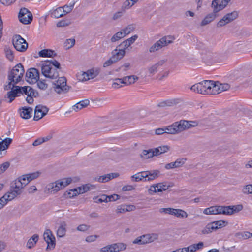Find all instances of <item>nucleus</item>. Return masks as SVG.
<instances>
[{
	"label": "nucleus",
	"instance_id": "603ef678",
	"mask_svg": "<svg viewBox=\"0 0 252 252\" xmlns=\"http://www.w3.org/2000/svg\"><path fill=\"white\" fill-rule=\"evenodd\" d=\"M37 86L41 90H46L48 87V84L45 83V80H39L37 81Z\"/></svg>",
	"mask_w": 252,
	"mask_h": 252
},
{
	"label": "nucleus",
	"instance_id": "a19ab883",
	"mask_svg": "<svg viewBox=\"0 0 252 252\" xmlns=\"http://www.w3.org/2000/svg\"><path fill=\"white\" fill-rule=\"evenodd\" d=\"M204 58L210 63L215 62L217 61V54L208 52L206 54Z\"/></svg>",
	"mask_w": 252,
	"mask_h": 252
},
{
	"label": "nucleus",
	"instance_id": "7ed1b4c3",
	"mask_svg": "<svg viewBox=\"0 0 252 252\" xmlns=\"http://www.w3.org/2000/svg\"><path fill=\"white\" fill-rule=\"evenodd\" d=\"M71 182V178H63L49 183L47 186V188L51 192L56 193L69 185Z\"/></svg>",
	"mask_w": 252,
	"mask_h": 252
},
{
	"label": "nucleus",
	"instance_id": "cd10ccee",
	"mask_svg": "<svg viewBox=\"0 0 252 252\" xmlns=\"http://www.w3.org/2000/svg\"><path fill=\"white\" fill-rule=\"evenodd\" d=\"M146 174V171L138 172L131 176V180L134 182H139L142 180L144 181V180L146 179V176H147Z\"/></svg>",
	"mask_w": 252,
	"mask_h": 252
},
{
	"label": "nucleus",
	"instance_id": "f3484780",
	"mask_svg": "<svg viewBox=\"0 0 252 252\" xmlns=\"http://www.w3.org/2000/svg\"><path fill=\"white\" fill-rule=\"evenodd\" d=\"M200 83L201 85V94H213V91L212 89L214 86V81L210 80H205Z\"/></svg>",
	"mask_w": 252,
	"mask_h": 252
},
{
	"label": "nucleus",
	"instance_id": "473e14b6",
	"mask_svg": "<svg viewBox=\"0 0 252 252\" xmlns=\"http://www.w3.org/2000/svg\"><path fill=\"white\" fill-rule=\"evenodd\" d=\"M66 224L65 221H63L61 223L60 226L57 230V235L58 237H63L66 233Z\"/></svg>",
	"mask_w": 252,
	"mask_h": 252
},
{
	"label": "nucleus",
	"instance_id": "aec40b11",
	"mask_svg": "<svg viewBox=\"0 0 252 252\" xmlns=\"http://www.w3.org/2000/svg\"><path fill=\"white\" fill-rule=\"evenodd\" d=\"M228 4V3L223 0H213L211 7L214 8L215 12H219L223 9Z\"/></svg>",
	"mask_w": 252,
	"mask_h": 252
},
{
	"label": "nucleus",
	"instance_id": "9b49d317",
	"mask_svg": "<svg viewBox=\"0 0 252 252\" xmlns=\"http://www.w3.org/2000/svg\"><path fill=\"white\" fill-rule=\"evenodd\" d=\"M19 21L24 24H30L32 20V13L26 8L20 9L18 15Z\"/></svg>",
	"mask_w": 252,
	"mask_h": 252
},
{
	"label": "nucleus",
	"instance_id": "72a5a7b5",
	"mask_svg": "<svg viewBox=\"0 0 252 252\" xmlns=\"http://www.w3.org/2000/svg\"><path fill=\"white\" fill-rule=\"evenodd\" d=\"M99 69H90L87 72H84V75L89 76V79H90L95 78L99 74Z\"/></svg>",
	"mask_w": 252,
	"mask_h": 252
},
{
	"label": "nucleus",
	"instance_id": "423d86ee",
	"mask_svg": "<svg viewBox=\"0 0 252 252\" xmlns=\"http://www.w3.org/2000/svg\"><path fill=\"white\" fill-rule=\"evenodd\" d=\"M58 69L53 68L50 65H47V63H43L41 67L42 74L46 78L51 79L57 78L59 76Z\"/></svg>",
	"mask_w": 252,
	"mask_h": 252
},
{
	"label": "nucleus",
	"instance_id": "6ab92c4d",
	"mask_svg": "<svg viewBox=\"0 0 252 252\" xmlns=\"http://www.w3.org/2000/svg\"><path fill=\"white\" fill-rule=\"evenodd\" d=\"M230 88L229 84L227 83L221 84L219 82H214L213 86V94H218L221 92L228 90Z\"/></svg>",
	"mask_w": 252,
	"mask_h": 252
},
{
	"label": "nucleus",
	"instance_id": "39448f33",
	"mask_svg": "<svg viewBox=\"0 0 252 252\" xmlns=\"http://www.w3.org/2000/svg\"><path fill=\"white\" fill-rule=\"evenodd\" d=\"M174 40V38L173 36H164L153 44L150 48L149 52L150 53L155 52L172 43Z\"/></svg>",
	"mask_w": 252,
	"mask_h": 252
},
{
	"label": "nucleus",
	"instance_id": "e433bc0d",
	"mask_svg": "<svg viewBox=\"0 0 252 252\" xmlns=\"http://www.w3.org/2000/svg\"><path fill=\"white\" fill-rule=\"evenodd\" d=\"M12 139L10 138H6L5 139L0 142V147L2 148V150H5L7 149L12 143Z\"/></svg>",
	"mask_w": 252,
	"mask_h": 252
},
{
	"label": "nucleus",
	"instance_id": "4468645a",
	"mask_svg": "<svg viewBox=\"0 0 252 252\" xmlns=\"http://www.w3.org/2000/svg\"><path fill=\"white\" fill-rule=\"evenodd\" d=\"M43 236L44 240L48 244L46 250L53 249L56 245L55 238L51 231L49 229L46 230L44 233Z\"/></svg>",
	"mask_w": 252,
	"mask_h": 252
},
{
	"label": "nucleus",
	"instance_id": "f704fd0d",
	"mask_svg": "<svg viewBox=\"0 0 252 252\" xmlns=\"http://www.w3.org/2000/svg\"><path fill=\"white\" fill-rule=\"evenodd\" d=\"M142 158L144 159H148L154 157L153 149H150L148 150H144L142 152L140 155Z\"/></svg>",
	"mask_w": 252,
	"mask_h": 252
},
{
	"label": "nucleus",
	"instance_id": "5701e85b",
	"mask_svg": "<svg viewBox=\"0 0 252 252\" xmlns=\"http://www.w3.org/2000/svg\"><path fill=\"white\" fill-rule=\"evenodd\" d=\"M119 176L118 173H112L99 176L96 180L100 183H105Z\"/></svg>",
	"mask_w": 252,
	"mask_h": 252
},
{
	"label": "nucleus",
	"instance_id": "13d9d810",
	"mask_svg": "<svg viewBox=\"0 0 252 252\" xmlns=\"http://www.w3.org/2000/svg\"><path fill=\"white\" fill-rule=\"evenodd\" d=\"M130 45L128 44L126 40L122 42L121 44H120L118 46L117 48H119L120 50H123L125 51L126 49L128 48Z\"/></svg>",
	"mask_w": 252,
	"mask_h": 252
},
{
	"label": "nucleus",
	"instance_id": "f03ea898",
	"mask_svg": "<svg viewBox=\"0 0 252 252\" xmlns=\"http://www.w3.org/2000/svg\"><path fill=\"white\" fill-rule=\"evenodd\" d=\"M24 72L23 66L21 63H19L8 73V80H11L14 84H17L21 80Z\"/></svg>",
	"mask_w": 252,
	"mask_h": 252
},
{
	"label": "nucleus",
	"instance_id": "de8ad7c7",
	"mask_svg": "<svg viewBox=\"0 0 252 252\" xmlns=\"http://www.w3.org/2000/svg\"><path fill=\"white\" fill-rule=\"evenodd\" d=\"M44 63H47V65H50L52 67L54 66V68H56L58 69H61V65L60 63L56 60H48L46 61Z\"/></svg>",
	"mask_w": 252,
	"mask_h": 252
},
{
	"label": "nucleus",
	"instance_id": "37998d69",
	"mask_svg": "<svg viewBox=\"0 0 252 252\" xmlns=\"http://www.w3.org/2000/svg\"><path fill=\"white\" fill-rule=\"evenodd\" d=\"M89 189H90V187L89 186V185H85L84 186H83L79 188V192H78L77 189H74L73 190H72L71 191H72L73 192H74L75 195H76L77 193H78V194L83 193H85V192L88 191V190H89Z\"/></svg>",
	"mask_w": 252,
	"mask_h": 252
},
{
	"label": "nucleus",
	"instance_id": "b1692460",
	"mask_svg": "<svg viewBox=\"0 0 252 252\" xmlns=\"http://www.w3.org/2000/svg\"><path fill=\"white\" fill-rule=\"evenodd\" d=\"M167 62V59H163L159 61L158 63L148 67V70L150 75H153L158 71V68L162 66Z\"/></svg>",
	"mask_w": 252,
	"mask_h": 252
},
{
	"label": "nucleus",
	"instance_id": "6e6552de",
	"mask_svg": "<svg viewBox=\"0 0 252 252\" xmlns=\"http://www.w3.org/2000/svg\"><path fill=\"white\" fill-rule=\"evenodd\" d=\"M54 90L58 94L66 93L68 92L70 87L66 85V79L64 77L59 78L54 83Z\"/></svg>",
	"mask_w": 252,
	"mask_h": 252
},
{
	"label": "nucleus",
	"instance_id": "338daca9",
	"mask_svg": "<svg viewBox=\"0 0 252 252\" xmlns=\"http://www.w3.org/2000/svg\"><path fill=\"white\" fill-rule=\"evenodd\" d=\"M127 78V82L128 85L134 83L136 80L138 79V77L135 75L129 76Z\"/></svg>",
	"mask_w": 252,
	"mask_h": 252
},
{
	"label": "nucleus",
	"instance_id": "0e129e2a",
	"mask_svg": "<svg viewBox=\"0 0 252 252\" xmlns=\"http://www.w3.org/2000/svg\"><path fill=\"white\" fill-rule=\"evenodd\" d=\"M116 62H117L115 61V60L113 59V58L111 57L109 60L105 62V63H103V67H108L112 64L113 63H115Z\"/></svg>",
	"mask_w": 252,
	"mask_h": 252
},
{
	"label": "nucleus",
	"instance_id": "c03bdc74",
	"mask_svg": "<svg viewBox=\"0 0 252 252\" xmlns=\"http://www.w3.org/2000/svg\"><path fill=\"white\" fill-rule=\"evenodd\" d=\"M135 28L134 25L130 24L128 25L126 27H125L123 29L121 30L123 34H125V36L128 35L131 32L133 31Z\"/></svg>",
	"mask_w": 252,
	"mask_h": 252
},
{
	"label": "nucleus",
	"instance_id": "f8f14e48",
	"mask_svg": "<svg viewBox=\"0 0 252 252\" xmlns=\"http://www.w3.org/2000/svg\"><path fill=\"white\" fill-rule=\"evenodd\" d=\"M160 213L171 214L180 218H187L188 214L187 212L181 209H173L171 208H161L160 209Z\"/></svg>",
	"mask_w": 252,
	"mask_h": 252
},
{
	"label": "nucleus",
	"instance_id": "69168bd1",
	"mask_svg": "<svg viewBox=\"0 0 252 252\" xmlns=\"http://www.w3.org/2000/svg\"><path fill=\"white\" fill-rule=\"evenodd\" d=\"M39 172H34L31 174H27L29 179V181H31L37 178L39 176Z\"/></svg>",
	"mask_w": 252,
	"mask_h": 252
},
{
	"label": "nucleus",
	"instance_id": "393cba45",
	"mask_svg": "<svg viewBox=\"0 0 252 252\" xmlns=\"http://www.w3.org/2000/svg\"><path fill=\"white\" fill-rule=\"evenodd\" d=\"M20 92V86H15V89H12L7 93V98L9 99V103L12 102L15 98L19 96L18 94Z\"/></svg>",
	"mask_w": 252,
	"mask_h": 252
},
{
	"label": "nucleus",
	"instance_id": "412c9836",
	"mask_svg": "<svg viewBox=\"0 0 252 252\" xmlns=\"http://www.w3.org/2000/svg\"><path fill=\"white\" fill-rule=\"evenodd\" d=\"M32 109L30 107H24L19 109V112L21 118L24 119H30L32 117Z\"/></svg>",
	"mask_w": 252,
	"mask_h": 252
},
{
	"label": "nucleus",
	"instance_id": "c9c22d12",
	"mask_svg": "<svg viewBox=\"0 0 252 252\" xmlns=\"http://www.w3.org/2000/svg\"><path fill=\"white\" fill-rule=\"evenodd\" d=\"M114 249V252H119L126 249L127 245L123 243H118L113 244Z\"/></svg>",
	"mask_w": 252,
	"mask_h": 252
},
{
	"label": "nucleus",
	"instance_id": "bf43d9fd",
	"mask_svg": "<svg viewBox=\"0 0 252 252\" xmlns=\"http://www.w3.org/2000/svg\"><path fill=\"white\" fill-rule=\"evenodd\" d=\"M227 223L228 222L224 220H216V224L218 229L225 226Z\"/></svg>",
	"mask_w": 252,
	"mask_h": 252
},
{
	"label": "nucleus",
	"instance_id": "ddd939ff",
	"mask_svg": "<svg viewBox=\"0 0 252 252\" xmlns=\"http://www.w3.org/2000/svg\"><path fill=\"white\" fill-rule=\"evenodd\" d=\"M26 80L30 83L37 82L39 79V72L35 68H31L26 73Z\"/></svg>",
	"mask_w": 252,
	"mask_h": 252
},
{
	"label": "nucleus",
	"instance_id": "052dcab7",
	"mask_svg": "<svg viewBox=\"0 0 252 252\" xmlns=\"http://www.w3.org/2000/svg\"><path fill=\"white\" fill-rule=\"evenodd\" d=\"M243 192L245 194H252V185H248L243 189Z\"/></svg>",
	"mask_w": 252,
	"mask_h": 252
},
{
	"label": "nucleus",
	"instance_id": "e2e57ef3",
	"mask_svg": "<svg viewBox=\"0 0 252 252\" xmlns=\"http://www.w3.org/2000/svg\"><path fill=\"white\" fill-rule=\"evenodd\" d=\"M8 81L9 82L8 83L4 86V89L5 90H9L10 89L12 90L13 89V88H15V86H14V85L15 84H14L11 80H8Z\"/></svg>",
	"mask_w": 252,
	"mask_h": 252
},
{
	"label": "nucleus",
	"instance_id": "774afa93",
	"mask_svg": "<svg viewBox=\"0 0 252 252\" xmlns=\"http://www.w3.org/2000/svg\"><path fill=\"white\" fill-rule=\"evenodd\" d=\"M70 22L68 21L61 20L57 23V26L58 27H63L69 25Z\"/></svg>",
	"mask_w": 252,
	"mask_h": 252
},
{
	"label": "nucleus",
	"instance_id": "7c9ffc66",
	"mask_svg": "<svg viewBox=\"0 0 252 252\" xmlns=\"http://www.w3.org/2000/svg\"><path fill=\"white\" fill-rule=\"evenodd\" d=\"M203 213L206 215L219 214V205L211 206L203 210Z\"/></svg>",
	"mask_w": 252,
	"mask_h": 252
},
{
	"label": "nucleus",
	"instance_id": "58836bf2",
	"mask_svg": "<svg viewBox=\"0 0 252 252\" xmlns=\"http://www.w3.org/2000/svg\"><path fill=\"white\" fill-rule=\"evenodd\" d=\"M218 226L216 224V221L208 224L203 232L206 233L211 232L212 231L218 229Z\"/></svg>",
	"mask_w": 252,
	"mask_h": 252
},
{
	"label": "nucleus",
	"instance_id": "4c0bfd02",
	"mask_svg": "<svg viewBox=\"0 0 252 252\" xmlns=\"http://www.w3.org/2000/svg\"><path fill=\"white\" fill-rule=\"evenodd\" d=\"M62 7H58L52 13V16L55 18H60L64 15Z\"/></svg>",
	"mask_w": 252,
	"mask_h": 252
},
{
	"label": "nucleus",
	"instance_id": "9d476101",
	"mask_svg": "<svg viewBox=\"0 0 252 252\" xmlns=\"http://www.w3.org/2000/svg\"><path fill=\"white\" fill-rule=\"evenodd\" d=\"M238 17V12L234 11L231 13L226 14L217 24V27H221L230 23Z\"/></svg>",
	"mask_w": 252,
	"mask_h": 252
},
{
	"label": "nucleus",
	"instance_id": "c756f323",
	"mask_svg": "<svg viewBox=\"0 0 252 252\" xmlns=\"http://www.w3.org/2000/svg\"><path fill=\"white\" fill-rule=\"evenodd\" d=\"M90 101L88 99H85L81 100L77 103H76L73 106V109L75 111H78L79 110H81L83 108H85L89 105Z\"/></svg>",
	"mask_w": 252,
	"mask_h": 252
},
{
	"label": "nucleus",
	"instance_id": "5fc2aeb1",
	"mask_svg": "<svg viewBox=\"0 0 252 252\" xmlns=\"http://www.w3.org/2000/svg\"><path fill=\"white\" fill-rule=\"evenodd\" d=\"M190 89L193 92L201 94V85H200V83H196L192 85Z\"/></svg>",
	"mask_w": 252,
	"mask_h": 252
},
{
	"label": "nucleus",
	"instance_id": "3c124183",
	"mask_svg": "<svg viewBox=\"0 0 252 252\" xmlns=\"http://www.w3.org/2000/svg\"><path fill=\"white\" fill-rule=\"evenodd\" d=\"M4 51L7 59L10 61H12L14 59L13 52L8 48H5Z\"/></svg>",
	"mask_w": 252,
	"mask_h": 252
},
{
	"label": "nucleus",
	"instance_id": "a211bd4d",
	"mask_svg": "<svg viewBox=\"0 0 252 252\" xmlns=\"http://www.w3.org/2000/svg\"><path fill=\"white\" fill-rule=\"evenodd\" d=\"M18 192L13 191L10 189V191L4 194L0 198V209L6 205L8 201H10L14 199L16 196L18 195Z\"/></svg>",
	"mask_w": 252,
	"mask_h": 252
},
{
	"label": "nucleus",
	"instance_id": "a878e982",
	"mask_svg": "<svg viewBox=\"0 0 252 252\" xmlns=\"http://www.w3.org/2000/svg\"><path fill=\"white\" fill-rule=\"evenodd\" d=\"M146 174H147V176H146V179H145L144 181H153L154 179L158 178L160 174V172L158 170L146 171Z\"/></svg>",
	"mask_w": 252,
	"mask_h": 252
},
{
	"label": "nucleus",
	"instance_id": "20e7f679",
	"mask_svg": "<svg viewBox=\"0 0 252 252\" xmlns=\"http://www.w3.org/2000/svg\"><path fill=\"white\" fill-rule=\"evenodd\" d=\"M29 182L27 175H24L12 182L10 188L13 191L19 192L18 195H20L22 192L21 189Z\"/></svg>",
	"mask_w": 252,
	"mask_h": 252
},
{
	"label": "nucleus",
	"instance_id": "864d4df0",
	"mask_svg": "<svg viewBox=\"0 0 252 252\" xmlns=\"http://www.w3.org/2000/svg\"><path fill=\"white\" fill-rule=\"evenodd\" d=\"M186 160H187V159L185 158H178L174 162V163L175 164L176 167L178 168V167L182 166L183 164H184L185 163Z\"/></svg>",
	"mask_w": 252,
	"mask_h": 252
},
{
	"label": "nucleus",
	"instance_id": "1a4fd4ad",
	"mask_svg": "<svg viewBox=\"0 0 252 252\" xmlns=\"http://www.w3.org/2000/svg\"><path fill=\"white\" fill-rule=\"evenodd\" d=\"M12 43L15 49L20 52L25 51L28 46L26 41L19 35L14 36Z\"/></svg>",
	"mask_w": 252,
	"mask_h": 252
},
{
	"label": "nucleus",
	"instance_id": "79ce46f5",
	"mask_svg": "<svg viewBox=\"0 0 252 252\" xmlns=\"http://www.w3.org/2000/svg\"><path fill=\"white\" fill-rule=\"evenodd\" d=\"M136 2H134L133 0H126L124 2L122 6V9L125 11L126 9H128L131 7Z\"/></svg>",
	"mask_w": 252,
	"mask_h": 252
},
{
	"label": "nucleus",
	"instance_id": "a18cd8bd",
	"mask_svg": "<svg viewBox=\"0 0 252 252\" xmlns=\"http://www.w3.org/2000/svg\"><path fill=\"white\" fill-rule=\"evenodd\" d=\"M125 34H123L122 31H120L116 33L111 38V41L112 42H116L122 38L124 37Z\"/></svg>",
	"mask_w": 252,
	"mask_h": 252
},
{
	"label": "nucleus",
	"instance_id": "c85d7f7f",
	"mask_svg": "<svg viewBox=\"0 0 252 252\" xmlns=\"http://www.w3.org/2000/svg\"><path fill=\"white\" fill-rule=\"evenodd\" d=\"M38 54L41 57H53L57 56V54L54 51L47 49L41 50Z\"/></svg>",
	"mask_w": 252,
	"mask_h": 252
},
{
	"label": "nucleus",
	"instance_id": "09e8293b",
	"mask_svg": "<svg viewBox=\"0 0 252 252\" xmlns=\"http://www.w3.org/2000/svg\"><path fill=\"white\" fill-rule=\"evenodd\" d=\"M75 43V40L74 39H68L64 43V46L66 49H69L73 47Z\"/></svg>",
	"mask_w": 252,
	"mask_h": 252
},
{
	"label": "nucleus",
	"instance_id": "dca6fc26",
	"mask_svg": "<svg viewBox=\"0 0 252 252\" xmlns=\"http://www.w3.org/2000/svg\"><path fill=\"white\" fill-rule=\"evenodd\" d=\"M49 111V109L45 106L39 105L36 106L34 110L33 120L38 121L45 116Z\"/></svg>",
	"mask_w": 252,
	"mask_h": 252
},
{
	"label": "nucleus",
	"instance_id": "8fccbe9b",
	"mask_svg": "<svg viewBox=\"0 0 252 252\" xmlns=\"http://www.w3.org/2000/svg\"><path fill=\"white\" fill-rule=\"evenodd\" d=\"M100 252H114L113 244L108 245L100 249Z\"/></svg>",
	"mask_w": 252,
	"mask_h": 252
},
{
	"label": "nucleus",
	"instance_id": "4d7b16f0",
	"mask_svg": "<svg viewBox=\"0 0 252 252\" xmlns=\"http://www.w3.org/2000/svg\"><path fill=\"white\" fill-rule=\"evenodd\" d=\"M74 4L75 3H73V4H71L69 6L65 5L63 7H62L63 9V12L64 15H65L67 13H69L70 12H71L72 10L74 5Z\"/></svg>",
	"mask_w": 252,
	"mask_h": 252
},
{
	"label": "nucleus",
	"instance_id": "2f4dec72",
	"mask_svg": "<svg viewBox=\"0 0 252 252\" xmlns=\"http://www.w3.org/2000/svg\"><path fill=\"white\" fill-rule=\"evenodd\" d=\"M178 103V99L167 100L160 102L158 104V106L160 107H164L166 106H172Z\"/></svg>",
	"mask_w": 252,
	"mask_h": 252
},
{
	"label": "nucleus",
	"instance_id": "0eeeda50",
	"mask_svg": "<svg viewBox=\"0 0 252 252\" xmlns=\"http://www.w3.org/2000/svg\"><path fill=\"white\" fill-rule=\"evenodd\" d=\"M243 208L241 204L227 206L219 205V214L231 215L241 211Z\"/></svg>",
	"mask_w": 252,
	"mask_h": 252
},
{
	"label": "nucleus",
	"instance_id": "bb28decb",
	"mask_svg": "<svg viewBox=\"0 0 252 252\" xmlns=\"http://www.w3.org/2000/svg\"><path fill=\"white\" fill-rule=\"evenodd\" d=\"M126 52L123 50H120L119 48H116L112 52V57L116 62L122 59L125 56Z\"/></svg>",
	"mask_w": 252,
	"mask_h": 252
},
{
	"label": "nucleus",
	"instance_id": "6e6d98bb",
	"mask_svg": "<svg viewBox=\"0 0 252 252\" xmlns=\"http://www.w3.org/2000/svg\"><path fill=\"white\" fill-rule=\"evenodd\" d=\"M30 90H32V87L30 86L20 87V92L19 94H24L28 95V94L30 93L29 91H30Z\"/></svg>",
	"mask_w": 252,
	"mask_h": 252
},
{
	"label": "nucleus",
	"instance_id": "2eb2a0df",
	"mask_svg": "<svg viewBox=\"0 0 252 252\" xmlns=\"http://www.w3.org/2000/svg\"><path fill=\"white\" fill-rule=\"evenodd\" d=\"M173 186V184L172 183H170L168 185L166 183H159L155 185L151 186L149 189V191L154 193L162 192L167 190L170 187H172Z\"/></svg>",
	"mask_w": 252,
	"mask_h": 252
},
{
	"label": "nucleus",
	"instance_id": "ea45409f",
	"mask_svg": "<svg viewBox=\"0 0 252 252\" xmlns=\"http://www.w3.org/2000/svg\"><path fill=\"white\" fill-rule=\"evenodd\" d=\"M236 236L240 239H247L252 237V233L248 231L240 232L236 234Z\"/></svg>",
	"mask_w": 252,
	"mask_h": 252
},
{
	"label": "nucleus",
	"instance_id": "4be33fe9",
	"mask_svg": "<svg viewBox=\"0 0 252 252\" xmlns=\"http://www.w3.org/2000/svg\"><path fill=\"white\" fill-rule=\"evenodd\" d=\"M218 12H215L214 8H213V12L207 14L202 20L200 25L201 26H204L213 21L218 16Z\"/></svg>",
	"mask_w": 252,
	"mask_h": 252
},
{
	"label": "nucleus",
	"instance_id": "680f3d73",
	"mask_svg": "<svg viewBox=\"0 0 252 252\" xmlns=\"http://www.w3.org/2000/svg\"><path fill=\"white\" fill-rule=\"evenodd\" d=\"M10 166L8 162H5L0 165V174L3 173Z\"/></svg>",
	"mask_w": 252,
	"mask_h": 252
},
{
	"label": "nucleus",
	"instance_id": "f257e3e1",
	"mask_svg": "<svg viewBox=\"0 0 252 252\" xmlns=\"http://www.w3.org/2000/svg\"><path fill=\"white\" fill-rule=\"evenodd\" d=\"M197 125L198 123L196 121L181 120L166 126L165 128H159L157 129L155 133L157 135H160L164 133L175 134L186 129L196 126Z\"/></svg>",
	"mask_w": 252,
	"mask_h": 252
},
{
	"label": "nucleus",
	"instance_id": "49530a36",
	"mask_svg": "<svg viewBox=\"0 0 252 252\" xmlns=\"http://www.w3.org/2000/svg\"><path fill=\"white\" fill-rule=\"evenodd\" d=\"M108 196L106 195H102L100 197L97 196L93 198L94 202L97 203H100L102 202H108Z\"/></svg>",
	"mask_w": 252,
	"mask_h": 252
}]
</instances>
